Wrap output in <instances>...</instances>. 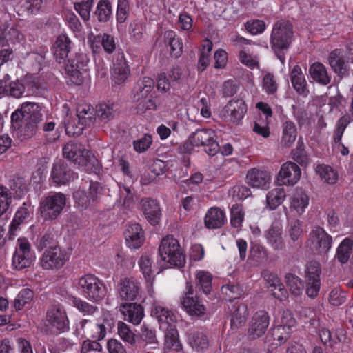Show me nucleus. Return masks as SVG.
Wrapping results in <instances>:
<instances>
[{"mask_svg": "<svg viewBox=\"0 0 353 353\" xmlns=\"http://www.w3.org/2000/svg\"><path fill=\"white\" fill-rule=\"evenodd\" d=\"M128 0H118L117 10V21L119 23H124L129 15Z\"/></svg>", "mask_w": 353, "mask_h": 353, "instance_id": "nucleus-63", "label": "nucleus"}, {"mask_svg": "<svg viewBox=\"0 0 353 353\" xmlns=\"http://www.w3.org/2000/svg\"><path fill=\"white\" fill-rule=\"evenodd\" d=\"M112 325V319L105 316L98 319H83L77 325L76 333L82 339L101 341Z\"/></svg>", "mask_w": 353, "mask_h": 353, "instance_id": "nucleus-4", "label": "nucleus"}, {"mask_svg": "<svg viewBox=\"0 0 353 353\" xmlns=\"http://www.w3.org/2000/svg\"><path fill=\"white\" fill-rule=\"evenodd\" d=\"M270 121L258 119L254 123L253 132L263 138H268L270 135L269 128Z\"/></svg>", "mask_w": 353, "mask_h": 353, "instance_id": "nucleus-61", "label": "nucleus"}, {"mask_svg": "<svg viewBox=\"0 0 353 353\" xmlns=\"http://www.w3.org/2000/svg\"><path fill=\"white\" fill-rule=\"evenodd\" d=\"M248 110L247 105L242 99L230 100L221 110L220 117L224 121L239 123Z\"/></svg>", "mask_w": 353, "mask_h": 353, "instance_id": "nucleus-12", "label": "nucleus"}, {"mask_svg": "<svg viewBox=\"0 0 353 353\" xmlns=\"http://www.w3.org/2000/svg\"><path fill=\"white\" fill-rule=\"evenodd\" d=\"M352 247L353 240L345 238L337 247L334 258L342 265L347 263L352 254Z\"/></svg>", "mask_w": 353, "mask_h": 353, "instance_id": "nucleus-38", "label": "nucleus"}, {"mask_svg": "<svg viewBox=\"0 0 353 353\" xmlns=\"http://www.w3.org/2000/svg\"><path fill=\"white\" fill-rule=\"evenodd\" d=\"M270 317L265 310L257 311L252 318L248 330V337L256 339L261 336L269 325Z\"/></svg>", "mask_w": 353, "mask_h": 353, "instance_id": "nucleus-20", "label": "nucleus"}, {"mask_svg": "<svg viewBox=\"0 0 353 353\" xmlns=\"http://www.w3.org/2000/svg\"><path fill=\"white\" fill-rule=\"evenodd\" d=\"M187 292L181 300L184 310L190 315L202 316L205 312V307L196 295L194 294L193 287L187 283Z\"/></svg>", "mask_w": 353, "mask_h": 353, "instance_id": "nucleus-15", "label": "nucleus"}, {"mask_svg": "<svg viewBox=\"0 0 353 353\" xmlns=\"http://www.w3.org/2000/svg\"><path fill=\"white\" fill-rule=\"evenodd\" d=\"M67 203L65 195L61 192H51L42 199L39 211L44 220H54L63 212Z\"/></svg>", "mask_w": 353, "mask_h": 353, "instance_id": "nucleus-7", "label": "nucleus"}, {"mask_svg": "<svg viewBox=\"0 0 353 353\" xmlns=\"http://www.w3.org/2000/svg\"><path fill=\"white\" fill-rule=\"evenodd\" d=\"M297 137L296 125L291 121H286L282 124L281 145L284 148L291 147Z\"/></svg>", "mask_w": 353, "mask_h": 353, "instance_id": "nucleus-36", "label": "nucleus"}, {"mask_svg": "<svg viewBox=\"0 0 353 353\" xmlns=\"http://www.w3.org/2000/svg\"><path fill=\"white\" fill-rule=\"evenodd\" d=\"M290 77L292 87L296 92L304 97L307 96L309 92L307 88V81L299 65L294 66L290 72Z\"/></svg>", "mask_w": 353, "mask_h": 353, "instance_id": "nucleus-30", "label": "nucleus"}, {"mask_svg": "<svg viewBox=\"0 0 353 353\" xmlns=\"http://www.w3.org/2000/svg\"><path fill=\"white\" fill-rule=\"evenodd\" d=\"M328 62L333 71L341 77L348 74L350 61L344 49L336 48L328 56Z\"/></svg>", "mask_w": 353, "mask_h": 353, "instance_id": "nucleus-16", "label": "nucleus"}, {"mask_svg": "<svg viewBox=\"0 0 353 353\" xmlns=\"http://www.w3.org/2000/svg\"><path fill=\"white\" fill-rule=\"evenodd\" d=\"M286 194L283 188L278 187L269 191L266 195V208L275 210L285 199Z\"/></svg>", "mask_w": 353, "mask_h": 353, "instance_id": "nucleus-39", "label": "nucleus"}, {"mask_svg": "<svg viewBox=\"0 0 353 353\" xmlns=\"http://www.w3.org/2000/svg\"><path fill=\"white\" fill-rule=\"evenodd\" d=\"M141 339L146 345H155L159 343L155 330L145 325L141 327Z\"/></svg>", "mask_w": 353, "mask_h": 353, "instance_id": "nucleus-59", "label": "nucleus"}, {"mask_svg": "<svg viewBox=\"0 0 353 353\" xmlns=\"http://www.w3.org/2000/svg\"><path fill=\"white\" fill-rule=\"evenodd\" d=\"M225 222V212L219 207H211L209 208L204 217L205 226L208 229L220 228Z\"/></svg>", "mask_w": 353, "mask_h": 353, "instance_id": "nucleus-26", "label": "nucleus"}, {"mask_svg": "<svg viewBox=\"0 0 353 353\" xmlns=\"http://www.w3.org/2000/svg\"><path fill=\"white\" fill-rule=\"evenodd\" d=\"M248 316V308L244 304L237 306L231 316V326L238 327L242 323H245Z\"/></svg>", "mask_w": 353, "mask_h": 353, "instance_id": "nucleus-51", "label": "nucleus"}, {"mask_svg": "<svg viewBox=\"0 0 353 353\" xmlns=\"http://www.w3.org/2000/svg\"><path fill=\"white\" fill-rule=\"evenodd\" d=\"M315 170L320 177L328 184H334L338 181L337 172L329 165H318Z\"/></svg>", "mask_w": 353, "mask_h": 353, "instance_id": "nucleus-45", "label": "nucleus"}, {"mask_svg": "<svg viewBox=\"0 0 353 353\" xmlns=\"http://www.w3.org/2000/svg\"><path fill=\"white\" fill-rule=\"evenodd\" d=\"M294 330L287 329L281 326H276L272 331V336L274 341H276V345H281L286 342Z\"/></svg>", "mask_w": 353, "mask_h": 353, "instance_id": "nucleus-55", "label": "nucleus"}, {"mask_svg": "<svg viewBox=\"0 0 353 353\" xmlns=\"http://www.w3.org/2000/svg\"><path fill=\"white\" fill-rule=\"evenodd\" d=\"M93 0H86L74 4L76 11L85 21L88 20L90 16V11L93 6Z\"/></svg>", "mask_w": 353, "mask_h": 353, "instance_id": "nucleus-62", "label": "nucleus"}, {"mask_svg": "<svg viewBox=\"0 0 353 353\" xmlns=\"http://www.w3.org/2000/svg\"><path fill=\"white\" fill-rule=\"evenodd\" d=\"M114 106L113 103H101L96 106V114L102 121H109L114 115Z\"/></svg>", "mask_w": 353, "mask_h": 353, "instance_id": "nucleus-49", "label": "nucleus"}, {"mask_svg": "<svg viewBox=\"0 0 353 353\" xmlns=\"http://www.w3.org/2000/svg\"><path fill=\"white\" fill-rule=\"evenodd\" d=\"M118 203L125 208H131L134 204V196L132 190L127 186H123L119 189V198Z\"/></svg>", "mask_w": 353, "mask_h": 353, "instance_id": "nucleus-50", "label": "nucleus"}, {"mask_svg": "<svg viewBox=\"0 0 353 353\" xmlns=\"http://www.w3.org/2000/svg\"><path fill=\"white\" fill-rule=\"evenodd\" d=\"M76 285L82 295L92 302H101L108 293V289L103 281L92 274L79 276Z\"/></svg>", "mask_w": 353, "mask_h": 353, "instance_id": "nucleus-3", "label": "nucleus"}, {"mask_svg": "<svg viewBox=\"0 0 353 353\" xmlns=\"http://www.w3.org/2000/svg\"><path fill=\"white\" fill-rule=\"evenodd\" d=\"M188 342L194 350L198 352L207 349L209 345L208 338L202 330L191 331L188 335Z\"/></svg>", "mask_w": 353, "mask_h": 353, "instance_id": "nucleus-35", "label": "nucleus"}, {"mask_svg": "<svg viewBox=\"0 0 353 353\" xmlns=\"http://www.w3.org/2000/svg\"><path fill=\"white\" fill-rule=\"evenodd\" d=\"M141 208L145 217L151 225H156L159 223L161 213L159 205L156 200L150 199H142Z\"/></svg>", "mask_w": 353, "mask_h": 353, "instance_id": "nucleus-27", "label": "nucleus"}, {"mask_svg": "<svg viewBox=\"0 0 353 353\" xmlns=\"http://www.w3.org/2000/svg\"><path fill=\"white\" fill-rule=\"evenodd\" d=\"M212 275L210 272L199 270L195 273L196 287L205 294H209L212 290Z\"/></svg>", "mask_w": 353, "mask_h": 353, "instance_id": "nucleus-42", "label": "nucleus"}, {"mask_svg": "<svg viewBox=\"0 0 353 353\" xmlns=\"http://www.w3.org/2000/svg\"><path fill=\"white\" fill-rule=\"evenodd\" d=\"M285 283L289 288L290 292L294 296L301 294L303 291V283L301 279L296 275L288 273L285 276Z\"/></svg>", "mask_w": 353, "mask_h": 353, "instance_id": "nucleus-48", "label": "nucleus"}, {"mask_svg": "<svg viewBox=\"0 0 353 353\" xmlns=\"http://www.w3.org/2000/svg\"><path fill=\"white\" fill-rule=\"evenodd\" d=\"M268 244L276 250H281L285 248L283 238V228L279 223H273L266 232Z\"/></svg>", "mask_w": 353, "mask_h": 353, "instance_id": "nucleus-29", "label": "nucleus"}, {"mask_svg": "<svg viewBox=\"0 0 353 353\" xmlns=\"http://www.w3.org/2000/svg\"><path fill=\"white\" fill-rule=\"evenodd\" d=\"M293 36L292 24L285 20L277 21L273 26L270 37L272 48L282 50L288 48Z\"/></svg>", "mask_w": 353, "mask_h": 353, "instance_id": "nucleus-11", "label": "nucleus"}, {"mask_svg": "<svg viewBox=\"0 0 353 353\" xmlns=\"http://www.w3.org/2000/svg\"><path fill=\"white\" fill-rule=\"evenodd\" d=\"M289 212L296 216L302 215L307 208L310 198L302 189L296 188L288 195Z\"/></svg>", "mask_w": 353, "mask_h": 353, "instance_id": "nucleus-18", "label": "nucleus"}, {"mask_svg": "<svg viewBox=\"0 0 353 353\" xmlns=\"http://www.w3.org/2000/svg\"><path fill=\"white\" fill-rule=\"evenodd\" d=\"M301 171L300 168L292 161L283 163L278 174V181L282 185H294L300 179Z\"/></svg>", "mask_w": 353, "mask_h": 353, "instance_id": "nucleus-21", "label": "nucleus"}, {"mask_svg": "<svg viewBox=\"0 0 353 353\" xmlns=\"http://www.w3.org/2000/svg\"><path fill=\"white\" fill-rule=\"evenodd\" d=\"M117 330L118 334L123 341L131 345L136 343V335L126 323L119 321L117 325Z\"/></svg>", "mask_w": 353, "mask_h": 353, "instance_id": "nucleus-52", "label": "nucleus"}, {"mask_svg": "<svg viewBox=\"0 0 353 353\" xmlns=\"http://www.w3.org/2000/svg\"><path fill=\"white\" fill-rule=\"evenodd\" d=\"M69 260V255L65 250L57 245L47 248L39 259V265L43 270L56 271Z\"/></svg>", "mask_w": 353, "mask_h": 353, "instance_id": "nucleus-9", "label": "nucleus"}, {"mask_svg": "<svg viewBox=\"0 0 353 353\" xmlns=\"http://www.w3.org/2000/svg\"><path fill=\"white\" fill-rule=\"evenodd\" d=\"M43 121L41 107L37 103L25 102L11 114L12 126L21 140L34 137Z\"/></svg>", "mask_w": 353, "mask_h": 353, "instance_id": "nucleus-1", "label": "nucleus"}, {"mask_svg": "<svg viewBox=\"0 0 353 353\" xmlns=\"http://www.w3.org/2000/svg\"><path fill=\"white\" fill-rule=\"evenodd\" d=\"M145 32V25L139 20L133 21L130 25L129 32L134 40L139 41L143 38Z\"/></svg>", "mask_w": 353, "mask_h": 353, "instance_id": "nucleus-60", "label": "nucleus"}, {"mask_svg": "<svg viewBox=\"0 0 353 353\" xmlns=\"http://www.w3.org/2000/svg\"><path fill=\"white\" fill-rule=\"evenodd\" d=\"M46 321L52 327L60 331H65L69 326L66 312L60 305H53L48 310Z\"/></svg>", "mask_w": 353, "mask_h": 353, "instance_id": "nucleus-19", "label": "nucleus"}, {"mask_svg": "<svg viewBox=\"0 0 353 353\" xmlns=\"http://www.w3.org/2000/svg\"><path fill=\"white\" fill-rule=\"evenodd\" d=\"M89 60L85 55L79 56L75 65L70 64L67 66L68 83L80 85L89 78Z\"/></svg>", "mask_w": 353, "mask_h": 353, "instance_id": "nucleus-13", "label": "nucleus"}, {"mask_svg": "<svg viewBox=\"0 0 353 353\" xmlns=\"http://www.w3.org/2000/svg\"><path fill=\"white\" fill-rule=\"evenodd\" d=\"M34 298V292L29 288L22 289L17 295L14 301L16 310H21L28 304H30Z\"/></svg>", "mask_w": 353, "mask_h": 353, "instance_id": "nucleus-46", "label": "nucleus"}, {"mask_svg": "<svg viewBox=\"0 0 353 353\" xmlns=\"http://www.w3.org/2000/svg\"><path fill=\"white\" fill-rule=\"evenodd\" d=\"M216 133L211 129H200L192 133L183 145L185 152H191L194 147L205 146L209 156H214L219 150L218 142L215 140Z\"/></svg>", "mask_w": 353, "mask_h": 353, "instance_id": "nucleus-6", "label": "nucleus"}, {"mask_svg": "<svg viewBox=\"0 0 353 353\" xmlns=\"http://www.w3.org/2000/svg\"><path fill=\"white\" fill-rule=\"evenodd\" d=\"M321 265L318 262L311 261L307 265L305 291L307 295L312 299L316 297L319 294L321 288Z\"/></svg>", "mask_w": 353, "mask_h": 353, "instance_id": "nucleus-14", "label": "nucleus"}, {"mask_svg": "<svg viewBox=\"0 0 353 353\" xmlns=\"http://www.w3.org/2000/svg\"><path fill=\"white\" fill-rule=\"evenodd\" d=\"M70 40L65 35L59 36L55 42L53 54L57 61L59 63L64 60L70 52Z\"/></svg>", "mask_w": 353, "mask_h": 353, "instance_id": "nucleus-40", "label": "nucleus"}, {"mask_svg": "<svg viewBox=\"0 0 353 353\" xmlns=\"http://www.w3.org/2000/svg\"><path fill=\"white\" fill-rule=\"evenodd\" d=\"M130 75V69L125 57L119 56L113 62L111 69V79L114 85L123 83Z\"/></svg>", "mask_w": 353, "mask_h": 353, "instance_id": "nucleus-22", "label": "nucleus"}, {"mask_svg": "<svg viewBox=\"0 0 353 353\" xmlns=\"http://www.w3.org/2000/svg\"><path fill=\"white\" fill-rule=\"evenodd\" d=\"M51 176L54 182L58 185L65 184L77 177L75 174L61 161L54 164Z\"/></svg>", "mask_w": 353, "mask_h": 353, "instance_id": "nucleus-28", "label": "nucleus"}, {"mask_svg": "<svg viewBox=\"0 0 353 353\" xmlns=\"http://www.w3.org/2000/svg\"><path fill=\"white\" fill-rule=\"evenodd\" d=\"M244 219V213L242 210V206L239 204H234L230 210V223L232 227L240 228L242 225Z\"/></svg>", "mask_w": 353, "mask_h": 353, "instance_id": "nucleus-54", "label": "nucleus"}, {"mask_svg": "<svg viewBox=\"0 0 353 353\" xmlns=\"http://www.w3.org/2000/svg\"><path fill=\"white\" fill-rule=\"evenodd\" d=\"M165 42L170 47V53L176 57L180 56L183 50L181 39L176 37L175 32L168 30L164 34Z\"/></svg>", "mask_w": 353, "mask_h": 353, "instance_id": "nucleus-44", "label": "nucleus"}, {"mask_svg": "<svg viewBox=\"0 0 353 353\" xmlns=\"http://www.w3.org/2000/svg\"><path fill=\"white\" fill-rule=\"evenodd\" d=\"M93 115V109L90 105L87 103L79 104L77 108V116L78 120L85 124L91 121Z\"/></svg>", "mask_w": 353, "mask_h": 353, "instance_id": "nucleus-53", "label": "nucleus"}, {"mask_svg": "<svg viewBox=\"0 0 353 353\" xmlns=\"http://www.w3.org/2000/svg\"><path fill=\"white\" fill-rule=\"evenodd\" d=\"M310 239L313 248L320 254L327 253L332 247L331 236L321 228L313 230Z\"/></svg>", "mask_w": 353, "mask_h": 353, "instance_id": "nucleus-23", "label": "nucleus"}, {"mask_svg": "<svg viewBox=\"0 0 353 353\" xmlns=\"http://www.w3.org/2000/svg\"><path fill=\"white\" fill-rule=\"evenodd\" d=\"M265 280L267 281L268 288L273 292L272 295L280 300L286 296V290L283 288L280 279L272 273L265 272L263 274Z\"/></svg>", "mask_w": 353, "mask_h": 353, "instance_id": "nucleus-34", "label": "nucleus"}, {"mask_svg": "<svg viewBox=\"0 0 353 353\" xmlns=\"http://www.w3.org/2000/svg\"><path fill=\"white\" fill-rule=\"evenodd\" d=\"M153 87V80L148 77H143L137 82L134 88L132 101H140V100H142L143 99L152 97L151 92Z\"/></svg>", "mask_w": 353, "mask_h": 353, "instance_id": "nucleus-32", "label": "nucleus"}, {"mask_svg": "<svg viewBox=\"0 0 353 353\" xmlns=\"http://www.w3.org/2000/svg\"><path fill=\"white\" fill-rule=\"evenodd\" d=\"M72 301L73 306L85 315H92L98 310L97 307L79 298L74 297Z\"/></svg>", "mask_w": 353, "mask_h": 353, "instance_id": "nucleus-56", "label": "nucleus"}, {"mask_svg": "<svg viewBox=\"0 0 353 353\" xmlns=\"http://www.w3.org/2000/svg\"><path fill=\"white\" fill-rule=\"evenodd\" d=\"M319 336L322 343L330 347H332L337 342L343 341L345 338L343 330H339L336 335H333L330 330L325 326L320 327Z\"/></svg>", "mask_w": 353, "mask_h": 353, "instance_id": "nucleus-41", "label": "nucleus"}, {"mask_svg": "<svg viewBox=\"0 0 353 353\" xmlns=\"http://www.w3.org/2000/svg\"><path fill=\"white\" fill-rule=\"evenodd\" d=\"M159 254L163 263L162 266L165 268L182 266L185 261V254L178 240L171 235L162 239L159 247Z\"/></svg>", "mask_w": 353, "mask_h": 353, "instance_id": "nucleus-5", "label": "nucleus"}, {"mask_svg": "<svg viewBox=\"0 0 353 353\" xmlns=\"http://www.w3.org/2000/svg\"><path fill=\"white\" fill-rule=\"evenodd\" d=\"M125 238L129 248L132 249L140 248L144 241L141 226L135 223L129 224L125 231Z\"/></svg>", "mask_w": 353, "mask_h": 353, "instance_id": "nucleus-25", "label": "nucleus"}, {"mask_svg": "<svg viewBox=\"0 0 353 353\" xmlns=\"http://www.w3.org/2000/svg\"><path fill=\"white\" fill-rule=\"evenodd\" d=\"M119 308L124 319L134 325L140 324L145 315L143 307L136 303H121Z\"/></svg>", "mask_w": 353, "mask_h": 353, "instance_id": "nucleus-24", "label": "nucleus"}, {"mask_svg": "<svg viewBox=\"0 0 353 353\" xmlns=\"http://www.w3.org/2000/svg\"><path fill=\"white\" fill-rule=\"evenodd\" d=\"M311 78L316 83L327 85L330 83L331 77L329 75L326 67L321 63L316 62L312 64L309 69Z\"/></svg>", "mask_w": 353, "mask_h": 353, "instance_id": "nucleus-33", "label": "nucleus"}, {"mask_svg": "<svg viewBox=\"0 0 353 353\" xmlns=\"http://www.w3.org/2000/svg\"><path fill=\"white\" fill-rule=\"evenodd\" d=\"M95 14L101 22L108 21L112 16V6L108 0H100L97 3Z\"/></svg>", "mask_w": 353, "mask_h": 353, "instance_id": "nucleus-47", "label": "nucleus"}, {"mask_svg": "<svg viewBox=\"0 0 353 353\" xmlns=\"http://www.w3.org/2000/svg\"><path fill=\"white\" fill-rule=\"evenodd\" d=\"M262 89L268 94H272L276 92L278 84L275 79L274 76L271 73H266L264 74L262 79Z\"/></svg>", "mask_w": 353, "mask_h": 353, "instance_id": "nucleus-57", "label": "nucleus"}, {"mask_svg": "<svg viewBox=\"0 0 353 353\" xmlns=\"http://www.w3.org/2000/svg\"><path fill=\"white\" fill-rule=\"evenodd\" d=\"M11 202L12 196L9 190L0 185V216L7 212Z\"/></svg>", "mask_w": 353, "mask_h": 353, "instance_id": "nucleus-58", "label": "nucleus"}, {"mask_svg": "<svg viewBox=\"0 0 353 353\" xmlns=\"http://www.w3.org/2000/svg\"><path fill=\"white\" fill-rule=\"evenodd\" d=\"M75 206L79 210L86 209L90 204L92 199L87 196L83 190H79L74 193Z\"/></svg>", "mask_w": 353, "mask_h": 353, "instance_id": "nucleus-64", "label": "nucleus"}, {"mask_svg": "<svg viewBox=\"0 0 353 353\" xmlns=\"http://www.w3.org/2000/svg\"><path fill=\"white\" fill-rule=\"evenodd\" d=\"M30 212L27 208L21 207L16 212L10 224L9 236L10 239H13L16 234L15 232L19 228V226L26 222L29 217Z\"/></svg>", "mask_w": 353, "mask_h": 353, "instance_id": "nucleus-43", "label": "nucleus"}, {"mask_svg": "<svg viewBox=\"0 0 353 353\" xmlns=\"http://www.w3.org/2000/svg\"><path fill=\"white\" fill-rule=\"evenodd\" d=\"M138 265L146 282L152 284L157 271V267L154 261L148 255H143L140 258Z\"/></svg>", "mask_w": 353, "mask_h": 353, "instance_id": "nucleus-37", "label": "nucleus"}, {"mask_svg": "<svg viewBox=\"0 0 353 353\" xmlns=\"http://www.w3.org/2000/svg\"><path fill=\"white\" fill-rule=\"evenodd\" d=\"M24 37L14 27H9L7 24L0 25V45L15 44L21 42Z\"/></svg>", "mask_w": 353, "mask_h": 353, "instance_id": "nucleus-31", "label": "nucleus"}, {"mask_svg": "<svg viewBox=\"0 0 353 353\" xmlns=\"http://www.w3.org/2000/svg\"><path fill=\"white\" fill-rule=\"evenodd\" d=\"M117 296L121 303H130L141 296V283L132 277H123L116 287Z\"/></svg>", "mask_w": 353, "mask_h": 353, "instance_id": "nucleus-10", "label": "nucleus"}, {"mask_svg": "<svg viewBox=\"0 0 353 353\" xmlns=\"http://www.w3.org/2000/svg\"><path fill=\"white\" fill-rule=\"evenodd\" d=\"M36 255L26 238H19L12 258V265L17 270L30 268L35 261Z\"/></svg>", "mask_w": 353, "mask_h": 353, "instance_id": "nucleus-8", "label": "nucleus"}, {"mask_svg": "<svg viewBox=\"0 0 353 353\" xmlns=\"http://www.w3.org/2000/svg\"><path fill=\"white\" fill-rule=\"evenodd\" d=\"M153 312L158 320L160 329L165 334L166 347L176 351L180 350L181 344L176 327L177 316L175 313L161 305L155 306Z\"/></svg>", "mask_w": 353, "mask_h": 353, "instance_id": "nucleus-2", "label": "nucleus"}, {"mask_svg": "<svg viewBox=\"0 0 353 353\" xmlns=\"http://www.w3.org/2000/svg\"><path fill=\"white\" fill-rule=\"evenodd\" d=\"M270 172L265 169L252 168L248 171L246 182L252 188L267 190L271 183Z\"/></svg>", "mask_w": 353, "mask_h": 353, "instance_id": "nucleus-17", "label": "nucleus"}]
</instances>
